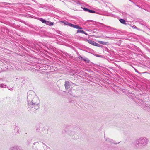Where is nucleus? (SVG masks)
I'll return each mask as SVG.
<instances>
[{"mask_svg": "<svg viewBox=\"0 0 150 150\" xmlns=\"http://www.w3.org/2000/svg\"><path fill=\"white\" fill-rule=\"evenodd\" d=\"M59 22H60L61 23H64L65 25H68L70 26L73 27L75 28L80 29H82V28L79 26L78 25H75L72 24L71 23H69L67 22H64L63 21H60Z\"/></svg>", "mask_w": 150, "mask_h": 150, "instance_id": "obj_1", "label": "nucleus"}, {"mask_svg": "<svg viewBox=\"0 0 150 150\" xmlns=\"http://www.w3.org/2000/svg\"><path fill=\"white\" fill-rule=\"evenodd\" d=\"M88 42L90 44H91L93 45L97 46H98L99 44H98L96 42L94 41L91 40H88Z\"/></svg>", "mask_w": 150, "mask_h": 150, "instance_id": "obj_2", "label": "nucleus"}, {"mask_svg": "<svg viewBox=\"0 0 150 150\" xmlns=\"http://www.w3.org/2000/svg\"><path fill=\"white\" fill-rule=\"evenodd\" d=\"M64 86L66 88H69L70 87V85L69 82L68 81H65Z\"/></svg>", "mask_w": 150, "mask_h": 150, "instance_id": "obj_3", "label": "nucleus"}, {"mask_svg": "<svg viewBox=\"0 0 150 150\" xmlns=\"http://www.w3.org/2000/svg\"><path fill=\"white\" fill-rule=\"evenodd\" d=\"M40 21H41L42 23H46V24H48V23H49V21H47L43 19L42 18H40Z\"/></svg>", "mask_w": 150, "mask_h": 150, "instance_id": "obj_4", "label": "nucleus"}, {"mask_svg": "<svg viewBox=\"0 0 150 150\" xmlns=\"http://www.w3.org/2000/svg\"><path fill=\"white\" fill-rule=\"evenodd\" d=\"M98 42L101 44H103V45H106L107 44H108V43L107 42H106L104 41H98Z\"/></svg>", "mask_w": 150, "mask_h": 150, "instance_id": "obj_5", "label": "nucleus"}, {"mask_svg": "<svg viewBox=\"0 0 150 150\" xmlns=\"http://www.w3.org/2000/svg\"><path fill=\"white\" fill-rule=\"evenodd\" d=\"M120 22L124 24L125 22V21L123 19H120Z\"/></svg>", "mask_w": 150, "mask_h": 150, "instance_id": "obj_6", "label": "nucleus"}, {"mask_svg": "<svg viewBox=\"0 0 150 150\" xmlns=\"http://www.w3.org/2000/svg\"><path fill=\"white\" fill-rule=\"evenodd\" d=\"M77 33H85V32H84V31L83 30H77Z\"/></svg>", "mask_w": 150, "mask_h": 150, "instance_id": "obj_7", "label": "nucleus"}, {"mask_svg": "<svg viewBox=\"0 0 150 150\" xmlns=\"http://www.w3.org/2000/svg\"><path fill=\"white\" fill-rule=\"evenodd\" d=\"M83 60L85 62L87 63H88L90 61L88 58H84Z\"/></svg>", "mask_w": 150, "mask_h": 150, "instance_id": "obj_8", "label": "nucleus"}, {"mask_svg": "<svg viewBox=\"0 0 150 150\" xmlns=\"http://www.w3.org/2000/svg\"><path fill=\"white\" fill-rule=\"evenodd\" d=\"M88 12L90 13H95V11H94L93 10H91L90 9H88Z\"/></svg>", "mask_w": 150, "mask_h": 150, "instance_id": "obj_9", "label": "nucleus"}, {"mask_svg": "<svg viewBox=\"0 0 150 150\" xmlns=\"http://www.w3.org/2000/svg\"><path fill=\"white\" fill-rule=\"evenodd\" d=\"M78 58L81 60V61H82L83 60L84 58L82 57L81 56H80L78 57Z\"/></svg>", "mask_w": 150, "mask_h": 150, "instance_id": "obj_10", "label": "nucleus"}, {"mask_svg": "<svg viewBox=\"0 0 150 150\" xmlns=\"http://www.w3.org/2000/svg\"><path fill=\"white\" fill-rule=\"evenodd\" d=\"M48 24H47V25H53L54 24V23L52 22H50L49 23H48Z\"/></svg>", "mask_w": 150, "mask_h": 150, "instance_id": "obj_11", "label": "nucleus"}, {"mask_svg": "<svg viewBox=\"0 0 150 150\" xmlns=\"http://www.w3.org/2000/svg\"><path fill=\"white\" fill-rule=\"evenodd\" d=\"M83 9L85 11H88V9L86 8H83Z\"/></svg>", "mask_w": 150, "mask_h": 150, "instance_id": "obj_12", "label": "nucleus"}, {"mask_svg": "<svg viewBox=\"0 0 150 150\" xmlns=\"http://www.w3.org/2000/svg\"><path fill=\"white\" fill-rule=\"evenodd\" d=\"M35 106L36 107V108H35L36 109H38V105H36Z\"/></svg>", "mask_w": 150, "mask_h": 150, "instance_id": "obj_13", "label": "nucleus"}, {"mask_svg": "<svg viewBox=\"0 0 150 150\" xmlns=\"http://www.w3.org/2000/svg\"><path fill=\"white\" fill-rule=\"evenodd\" d=\"M96 56L97 57H101L100 56V55H97Z\"/></svg>", "mask_w": 150, "mask_h": 150, "instance_id": "obj_14", "label": "nucleus"}, {"mask_svg": "<svg viewBox=\"0 0 150 150\" xmlns=\"http://www.w3.org/2000/svg\"><path fill=\"white\" fill-rule=\"evenodd\" d=\"M83 34H85L86 35H87V34L86 33H85H85H83Z\"/></svg>", "mask_w": 150, "mask_h": 150, "instance_id": "obj_15", "label": "nucleus"}]
</instances>
